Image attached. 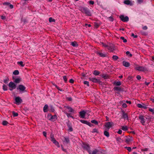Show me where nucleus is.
<instances>
[{
	"label": "nucleus",
	"instance_id": "obj_6",
	"mask_svg": "<svg viewBox=\"0 0 154 154\" xmlns=\"http://www.w3.org/2000/svg\"><path fill=\"white\" fill-rule=\"evenodd\" d=\"M121 20L124 22H127L129 20V18L128 16H125L123 15H121L120 16Z\"/></svg>",
	"mask_w": 154,
	"mask_h": 154
},
{
	"label": "nucleus",
	"instance_id": "obj_32",
	"mask_svg": "<svg viewBox=\"0 0 154 154\" xmlns=\"http://www.w3.org/2000/svg\"><path fill=\"white\" fill-rule=\"evenodd\" d=\"M50 137L51 138V141H53V140L55 139L54 137V135L52 134H51Z\"/></svg>",
	"mask_w": 154,
	"mask_h": 154
},
{
	"label": "nucleus",
	"instance_id": "obj_19",
	"mask_svg": "<svg viewBox=\"0 0 154 154\" xmlns=\"http://www.w3.org/2000/svg\"><path fill=\"white\" fill-rule=\"evenodd\" d=\"M123 64L126 67H128L130 66V63L126 61H123Z\"/></svg>",
	"mask_w": 154,
	"mask_h": 154
},
{
	"label": "nucleus",
	"instance_id": "obj_5",
	"mask_svg": "<svg viewBox=\"0 0 154 154\" xmlns=\"http://www.w3.org/2000/svg\"><path fill=\"white\" fill-rule=\"evenodd\" d=\"M66 109H68L69 110L68 112L70 113H74L75 112L74 110L71 107L68 106H64L63 109V110H66Z\"/></svg>",
	"mask_w": 154,
	"mask_h": 154
},
{
	"label": "nucleus",
	"instance_id": "obj_64",
	"mask_svg": "<svg viewBox=\"0 0 154 154\" xmlns=\"http://www.w3.org/2000/svg\"><path fill=\"white\" fill-rule=\"evenodd\" d=\"M9 5L10 8L11 9H12L13 8V5H11L10 4Z\"/></svg>",
	"mask_w": 154,
	"mask_h": 154
},
{
	"label": "nucleus",
	"instance_id": "obj_41",
	"mask_svg": "<svg viewBox=\"0 0 154 154\" xmlns=\"http://www.w3.org/2000/svg\"><path fill=\"white\" fill-rule=\"evenodd\" d=\"M52 116L51 114H48V119L50 120H51V118L52 117Z\"/></svg>",
	"mask_w": 154,
	"mask_h": 154
},
{
	"label": "nucleus",
	"instance_id": "obj_53",
	"mask_svg": "<svg viewBox=\"0 0 154 154\" xmlns=\"http://www.w3.org/2000/svg\"><path fill=\"white\" fill-rule=\"evenodd\" d=\"M89 3L91 5H93L94 4V2L92 1H90L89 2Z\"/></svg>",
	"mask_w": 154,
	"mask_h": 154
},
{
	"label": "nucleus",
	"instance_id": "obj_59",
	"mask_svg": "<svg viewBox=\"0 0 154 154\" xmlns=\"http://www.w3.org/2000/svg\"><path fill=\"white\" fill-rule=\"evenodd\" d=\"M131 36H133L134 37V38H136L137 37V35H135L134 34V33H132V34H131Z\"/></svg>",
	"mask_w": 154,
	"mask_h": 154
},
{
	"label": "nucleus",
	"instance_id": "obj_12",
	"mask_svg": "<svg viewBox=\"0 0 154 154\" xmlns=\"http://www.w3.org/2000/svg\"><path fill=\"white\" fill-rule=\"evenodd\" d=\"M8 86L10 88H13V89H15L16 88V85L11 82L9 83Z\"/></svg>",
	"mask_w": 154,
	"mask_h": 154
},
{
	"label": "nucleus",
	"instance_id": "obj_37",
	"mask_svg": "<svg viewBox=\"0 0 154 154\" xmlns=\"http://www.w3.org/2000/svg\"><path fill=\"white\" fill-rule=\"evenodd\" d=\"M98 54H99L100 57H105L106 56V55L105 54H103L101 53L98 52Z\"/></svg>",
	"mask_w": 154,
	"mask_h": 154
},
{
	"label": "nucleus",
	"instance_id": "obj_30",
	"mask_svg": "<svg viewBox=\"0 0 154 154\" xmlns=\"http://www.w3.org/2000/svg\"><path fill=\"white\" fill-rule=\"evenodd\" d=\"M17 63L19 65H20L22 67H23L25 65L24 64H23V63L22 61L18 62Z\"/></svg>",
	"mask_w": 154,
	"mask_h": 154
},
{
	"label": "nucleus",
	"instance_id": "obj_49",
	"mask_svg": "<svg viewBox=\"0 0 154 154\" xmlns=\"http://www.w3.org/2000/svg\"><path fill=\"white\" fill-rule=\"evenodd\" d=\"M84 83L85 84L87 85L88 86H89V83L88 81H85L84 82Z\"/></svg>",
	"mask_w": 154,
	"mask_h": 154
},
{
	"label": "nucleus",
	"instance_id": "obj_25",
	"mask_svg": "<svg viewBox=\"0 0 154 154\" xmlns=\"http://www.w3.org/2000/svg\"><path fill=\"white\" fill-rule=\"evenodd\" d=\"M80 122H81L82 123L86 124L87 125V124H89V122H88L86 120H80Z\"/></svg>",
	"mask_w": 154,
	"mask_h": 154
},
{
	"label": "nucleus",
	"instance_id": "obj_51",
	"mask_svg": "<svg viewBox=\"0 0 154 154\" xmlns=\"http://www.w3.org/2000/svg\"><path fill=\"white\" fill-rule=\"evenodd\" d=\"M63 79L64 80V81L65 82H66L67 79V77H66V76H63Z\"/></svg>",
	"mask_w": 154,
	"mask_h": 154
},
{
	"label": "nucleus",
	"instance_id": "obj_31",
	"mask_svg": "<svg viewBox=\"0 0 154 154\" xmlns=\"http://www.w3.org/2000/svg\"><path fill=\"white\" fill-rule=\"evenodd\" d=\"M3 89L5 91L7 90L8 88L7 85H4L3 86Z\"/></svg>",
	"mask_w": 154,
	"mask_h": 154
},
{
	"label": "nucleus",
	"instance_id": "obj_35",
	"mask_svg": "<svg viewBox=\"0 0 154 154\" xmlns=\"http://www.w3.org/2000/svg\"><path fill=\"white\" fill-rule=\"evenodd\" d=\"M13 74L15 75H17L19 74V72L18 70H15L13 72Z\"/></svg>",
	"mask_w": 154,
	"mask_h": 154
},
{
	"label": "nucleus",
	"instance_id": "obj_43",
	"mask_svg": "<svg viewBox=\"0 0 154 154\" xmlns=\"http://www.w3.org/2000/svg\"><path fill=\"white\" fill-rule=\"evenodd\" d=\"M118 58V57L116 55H113L112 56V58L114 60H116Z\"/></svg>",
	"mask_w": 154,
	"mask_h": 154
},
{
	"label": "nucleus",
	"instance_id": "obj_2",
	"mask_svg": "<svg viewBox=\"0 0 154 154\" xmlns=\"http://www.w3.org/2000/svg\"><path fill=\"white\" fill-rule=\"evenodd\" d=\"M114 125L113 122H107L105 123V128L106 130H108L112 126Z\"/></svg>",
	"mask_w": 154,
	"mask_h": 154
},
{
	"label": "nucleus",
	"instance_id": "obj_7",
	"mask_svg": "<svg viewBox=\"0 0 154 154\" xmlns=\"http://www.w3.org/2000/svg\"><path fill=\"white\" fill-rule=\"evenodd\" d=\"M82 146L84 149L86 150L88 152L90 151V147L88 144L83 143Z\"/></svg>",
	"mask_w": 154,
	"mask_h": 154
},
{
	"label": "nucleus",
	"instance_id": "obj_23",
	"mask_svg": "<svg viewBox=\"0 0 154 154\" xmlns=\"http://www.w3.org/2000/svg\"><path fill=\"white\" fill-rule=\"evenodd\" d=\"M121 128L122 130L124 131H126L128 130V127L126 126H121Z\"/></svg>",
	"mask_w": 154,
	"mask_h": 154
},
{
	"label": "nucleus",
	"instance_id": "obj_54",
	"mask_svg": "<svg viewBox=\"0 0 154 154\" xmlns=\"http://www.w3.org/2000/svg\"><path fill=\"white\" fill-rule=\"evenodd\" d=\"M10 4V3L9 2H4L3 3L4 5H8Z\"/></svg>",
	"mask_w": 154,
	"mask_h": 154
},
{
	"label": "nucleus",
	"instance_id": "obj_29",
	"mask_svg": "<svg viewBox=\"0 0 154 154\" xmlns=\"http://www.w3.org/2000/svg\"><path fill=\"white\" fill-rule=\"evenodd\" d=\"M104 135L106 137H109V134L108 132L107 131H105L104 132Z\"/></svg>",
	"mask_w": 154,
	"mask_h": 154
},
{
	"label": "nucleus",
	"instance_id": "obj_63",
	"mask_svg": "<svg viewBox=\"0 0 154 154\" xmlns=\"http://www.w3.org/2000/svg\"><path fill=\"white\" fill-rule=\"evenodd\" d=\"M102 45L103 46L105 47H107H107L108 45H107L106 44H105L104 43H102Z\"/></svg>",
	"mask_w": 154,
	"mask_h": 154
},
{
	"label": "nucleus",
	"instance_id": "obj_47",
	"mask_svg": "<svg viewBox=\"0 0 154 154\" xmlns=\"http://www.w3.org/2000/svg\"><path fill=\"white\" fill-rule=\"evenodd\" d=\"M53 85L56 87V88L58 89V90L59 91H62V90L61 89H60V88L57 85H55V84H53Z\"/></svg>",
	"mask_w": 154,
	"mask_h": 154
},
{
	"label": "nucleus",
	"instance_id": "obj_14",
	"mask_svg": "<svg viewBox=\"0 0 154 154\" xmlns=\"http://www.w3.org/2000/svg\"><path fill=\"white\" fill-rule=\"evenodd\" d=\"M63 112L64 113H65L66 115L67 116L68 118H72V119H74L73 117L71 115V113H68L66 110H62Z\"/></svg>",
	"mask_w": 154,
	"mask_h": 154
},
{
	"label": "nucleus",
	"instance_id": "obj_34",
	"mask_svg": "<svg viewBox=\"0 0 154 154\" xmlns=\"http://www.w3.org/2000/svg\"><path fill=\"white\" fill-rule=\"evenodd\" d=\"M49 21L50 22H54L55 20L52 17H50L49 19Z\"/></svg>",
	"mask_w": 154,
	"mask_h": 154
},
{
	"label": "nucleus",
	"instance_id": "obj_56",
	"mask_svg": "<svg viewBox=\"0 0 154 154\" xmlns=\"http://www.w3.org/2000/svg\"><path fill=\"white\" fill-rule=\"evenodd\" d=\"M147 108V106L144 105V104H143V107L142 108H143L145 109H146Z\"/></svg>",
	"mask_w": 154,
	"mask_h": 154
},
{
	"label": "nucleus",
	"instance_id": "obj_28",
	"mask_svg": "<svg viewBox=\"0 0 154 154\" xmlns=\"http://www.w3.org/2000/svg\"><path fill=\"white\" fill-rule=\"evenodd\" d=\"M100 72L97 70H95L94 71L93 74L95 75H98L100 74Z\"/></svg>",
	"mask_w": 154,
	"mask_h": 154
},
{
	"label": "nucleus",
	"instance_id": "obj_1",
	"mask_svg": "<svg viewBox=\"0 0 154 154\" xmlns=\"http://www.w3.org/2000/svg\"><path fill=\"white\" fill-rule=\"evenodd\" d=\"M80 11L87 15L90 16L91 15V12L87 8L82 7L80 8Z\"/></svg>",
	"mask_w": 154,
	"mask_h": 154
},
{
	"label": "nucleus",
	"instance_id": "obj_9",
	"mask_svg": "<svg viewBox=\"0 0 154 154\" xmlns=\"http://www.w3.org/2000/svg\"><path fill=\"white\" fill-rule=\"evenodd\" d=\"M139 119L140 120V122L143 125H144L145 121L144 116L142 115H140L139 116Z\"/></svg>",
	"mask_w": 154,
	"mask_h": 154
},
{
	"label": "nucleus",
	"instance_id": "obj_33",
	"mask_svg": "<svg viewBox=\"0 0 154 154\" xmlns=\"http://www.w3.org/2000/svg\"><path fill=\"white\" fill-rule=\"evenodd\" d=\"M91 122L93 123H94L95 125H98V122L95 120H92L91 121Z\"/></svg>",
	"mask_w": 154,
	"mask_h": 154
},
{
	"label": "nucleus",
	"instance_id": "obj_16",
	"mask_svg": "<svg viewBox=\"0 0 154 154\" xmlns=\"http://www.w3.org/2000/svg\"><path fill=\"white\" fill-rule=\"evenodd\" d=\"M122 117L124 119L127 120L128 119V116L127 114L124 112H123L122 113Z\"/></svg>",
	"mask_w": 154,
	"mask_h": 154
},
{
	"label": "nucleus",
	"instance_id": "obj_21",
	"mask_svg": "<svg viewBox=\"0 0 154 154\" xmlns=\"http://www.w3.org/2000/svg\"><path fill=\"white\" fill-rule=\"evenodd\" d=\"M107 49L111 51H113L114 50L113 47L112 46H108L107 47Z\"/></svg>",
	"mask_w": 154,
	"mask_h": 154
},
{
	"label": "nucleus",
	"instance_id": "obj_17",
	"mask_svg": "<svg viewBox=\"0 0 154 154\" xmlns=\"http://www.w3.org/2000/svg\"><path fill=\"white\" fill-rule=\"evenodd\" d=\"M57 118V117L56 115L52 116V117L51 118L50 121L52 122H54L56 121Z\"/></svg>",
	"mask_w": 154,
	"mask_h": 154
},
{
	"label": "nucleus",
	"instance_id": "obj_10",
	"mask_svg": "<svg viewBox=\"0 0 154 154\" xmlns=\"http://www.w3.org/2000/svg\"><path fill=\"white\" fill-rule=\"evenodd\" d=\"M15 100L16 102V103L18 105H19L22 102V100L19 97H16L15 98Z\"/></svg>",
	"mask_w": 154,
	"mask_h": 154
},
{
	"label": "nucleus",
	"instance_id": "obj_4",
	"mask_svg": "<svg viewBox=\"0 0 154 154\" xmlns=\"http://www.w3.org/2000/svg\"><path fill=\"white\" fill-rule=\"evenodd\" d=\"M26 87L23 85H20L18 86V87L17 88V89L19 90L20 93H23L25 91V90Z\"/></svg>",
	"mask_w": 154,
	"mask_h": 154
},
{
	"label": "nucleus",
	"instance_id": "obj_13",
	"mask_svg": "<svg viewBox=\"0 0 154 154\" xmlns=\"http://www.w3.org/2000/svg\"><path fill=\"white\" fill-rule=\"evenodd\" d=\"M85 112L84 111H81L79 112L80 116L82 118H84L85 115Z\"/></svg>",
	"mask_w": 154,
	"mask_h": 154
},
{
	"label": "nucleus",
	"instance_id": "obj_58",
	"mask_svg": "<svg viewBox=\"0 0 154 154\" xmlns=\"http://www.w3.org/2000/svg\"><path fill=\"white\" fill-rule=\"evenodd\" d=\"M122 106L124 108H126L127 106V105L126 103H124L122 104Z\"/></svg>",
	"mask_w": 154,
	"mask_h": 154
},
{
	"label": "nucleus",
	"instance_id": "obj_45",
	"mask_svg": "<svg viewBox=\"0 0 154 154\" xmlns=\"http://www.w3.org/2000/svg\"><path fill=\"white\" fill-rule=\"evenodd\" d=\"M125 148L127 149L129 152H131V148L130 147H125Z\"/></svg>",
	"mask_w": 154,
	"mask_h": 154
},
{
	"label": "nucleus",
	"instance_id": "obj_48",
	"mask_svg": "<svg viewBox=\"0 0 154 154\" xmlns=\"http://www.w3.org/2000/svg\"><path fill=\"white\" fill-rule=\"evenodd\" d=\"M143 104H137V106L139 108H142L143 107Z\"/></svg>",
	"mask_w": 154,
	"mask_h": 154
},
{
	"label": "nucleus",
	"instance_id": "obj_40",
	"mask_svg": "<svg viewBox=\"0 0 154 154\" xmlns=\"http://www.w3.org/2000/svg\"><path fill=\"white\" fill-rule=\"evenodd\" d=\"M120 38L121 39L123 40V42H127V40L126 39H125L124 37H121Z\"/></svg>",
	"mask_w": 154,
	"mask_h": 154
},
{
	"label": "nucleus",
	"instance_id": "obj_44",
	"mask_svg": "<svg viewBox=\"0 0 154 154\" xmlns=\"http://www.w3.org/2000/svg\"><path fill=\"white\" fill-rule=\"evenodd\" d=\"M92 132L93 133H98V130L96 128L93 129L92 130Z\"/></svg>",
	"mask_w": 154,
	"mask_h": 154
},
{
	"label": "nucleus",
	"instance_id": "obj_50",
	"mask_svg": "<svg viewBox=\"0 0 154 154\" xmlns=\"http://www.w3.org/2000/svg\"><path fill=\"white\" fill-rule=\"evenodd\" d=\"M149 111L152 112L153 113H154V109H152L151 108H149Z\"/></svg>",
	"mask_w": 154,
	"mask_h": 154
},
{
	"label": "nucleus",
	"instance_id": "obj_15",
	"mask_svg": "<svg viewBox=\"0 0 154 154\" xmlns=\"http://www.w3.org/2000/svg\"><path fill=\"white\" fill-rule=\"evenodd\" d=\"M124 3L127 5H132L133 4L129 0H125L124 2Z\"/></svg>",
	"mask_w": 154,
	"mask_h": 154
},
{
	"label": "nucleus",
	"instance_id": "obj_38",
	"mask_svg": "<svg viewBox=\"0 0 154 154\" xmlns=\"http://www.w3.org/2000/svg\"><path fill=\"white\" fill-rule=\"evenodd\" d=\"M13 115L14 117L17 116H18V113L17 112H16L14 111L12 112Z\"/></svg>",
	"mask_w": 154,
	"mask_h": 154
},
{
	"label": "nucleus",
	"instance_id": "obj_61",
	"mask_svg": "<svg viewBox=\"0 0 154 154\" xmlns=\"http://www.w3.org/2000/svg\"><path fill=\"white\" fill-rule=\"evenodd\" d=\"M143 29L144 30H146L147 29V27L146 26H144L143 27Z\"/></svg>",
	"mask_w": 154,
	"mask_h": 154
},
{
	"label": "nucleus",
	"instance_id": "obj_46",
	"mask_svg": "<svg viewBox=\"0 0 154 154\" xmlns=\"http://www.w3.org/2000/svg\"><path fill=\"white\" fill-rule=\"evenodd\" d=\"M126 54L127 55H128L130 57H131L132 56V54L130 53V52L129 51H127Z\"/></svg>",
	"mask_w": 154,
	"mask_h": 154
},
{
	"label": "nucleus",
	"instance_id": "obj_42",
	"mask_svg": "<svg viewBox=\"0 0 154 154\" xmlns=\"http://www.w3.org/2000/svg\"><path fill=\"white\" fill-rule=\"evenodd\" d=\"M8 124V122L6 121H4L2 122V124L4 125H6Z\"/></svg>",
	"mask_w": 154,
	"mask_h": 154
},
{
	"label": "nucleus",
	"instance_id": "obj_22",
	"mask_svg": "<svg viewBox=\"0 0 154 154\" xmlns=\"http://www.w3.org/2000/svg\"><path fill=\"white\" fill-rule=\"evenodd\" d=\"M114 89L115 91H121L122 90L121 88L119 87H115L114 88Z\"/></svg>",
	"mask_w": 154,
	"mask_h": 154
},
{
	"label": "nucleus",
	"instance_id": "obj_18",
	"mask_svg": "<svg viewBox=\"0 0 154 154\" xmlns=\"http://www.w3.org/2000/svg\"><path fill=\"white\" fill-rule=\"evenodd\" d=\"M54 144L57 147H60V145L59 143L55 140H54L52 141Z\"/></svg>",
	"mask_w": 154,
	"mask_h": 154
},
{
	"label": "nucleus",
	"instance_id": "obj_62",
	"mask_svg": "<svg viewBox=\"0 0 154 154\" xmlns=\"http://www.w3.org/2000/svg\"><path fill=\"white\" fill-rule=\"evenodd\" d=\"M43 134L45 137H46V133L45 131H43Z\"/></svg>",
	"mask_w": 154,
	"mask_h": 154
},
{
	"label": "nucleus",
	"instance_id": "obj_55",
	"mask_svg": "<svg viewBox=\"0 0 154 154\" xmlns=\"http://www.w3.org/2000/svg\"><path fill=\"white\" fill-rule=\"evenodd\" d=\"M136 78L138 80H140L141 79V76L139 75H137V76Z\"/></svg>",
	"mask_w": 154,
	"mask_h": 154
},
{
	"label": "nucleus",
	"instance_id": "obj_60",
	"mask_svg": "<svg viewBox=\"0 0 154 154\" xmlns=\"http://www.w3.org/2000/svg\"><path fill=\"white\" fill-rule=\"evenodd\" d=\"M137 1L138 3H141L143 2V0H137Z\"/></svg>",
	"mask_w": 154,
	"mask_h": 154
},
{
	"label": "nucleus",
	"instance_id": "obj_20",
	"mask_svg": "<svg viewBox=\"0 0 154 154\" xmlns=\"http://www.w3.org/2000/svg\"><path fill=\"white\" fill-rule=\"evenodd\" d=\"M71 45L74 47H77L78 46L77 43L75 42H71Z\"/></svg>",
	"mask_w": 154,
	"mask_h": 154
},
{
	"label": "nucleus",
	"instance_id": "obj_36",
	"mask_svg": "<svg viewBox=\"0 0 154 154\" xmlns=\"http://www.w3.org/2000/svg\"><path fill=\"white\" fill-rule=\"evenodd\" d=\"M20 78H17L15 80V82L16 83H19L20 81Z\"/></svg>",
	"mask_w": 154,
	"mask_h": 154
},
{
	"label": "nucleus",
	"instance_id": "obj_27",
	"mask_svg": "<svg viewBox=\"0 0 154 154\" xmlns=\"http://www.w3.org/2000/svg\"><path fill=\"white\" fill-rule=\"evenodd\" d=\"M97 152V151L96 150H94L92 152H91V150L88 153L89 154H96Z\"/></svg>",
	"mask_w": 154,
	"mask_h": 154
},
{
	"label": "nucleus",
	"instance_id": "obj_39",
	"mask_svg": "<svg viewBox=\"0 0 154 154\" xmlns=\"http://www.w3.org/2000/svg\"><path fill=\"white\" fill-rule=\"evenodd\" d=\"M65 142L66 143H68L69 142V138L68 137H65Z\"/></svg>",
	"mask_w": 154,
	"mask_h": 154
},
{
	"label": "nucleus",
	"instance_id": "obj_11",
	"mask_svg": "<svg viewBox=\"0 0 154 154\" xmlns=\"http://www.w3.org/2000/svg\"><path fill=\"white\" fill-rule=\"evenodd\" d=\"M133 141V139L131 137H126L125 139V141L127 144H129L130 143Z\"/></svg>",
	"mask_w": 154,
	"mask_h": 154
},
{
	"label": "nucleus",
	"instance_id": "obj_24",
	"mask_svg": "<svg viewBox=\"0 0 154 154\" xmlns=\"http://www.w3.org/2000/svg\"><path fill=\"white\" fill-rule=\"evenodd\" d=\"M48 106L47 104L45 105L43 108V111L44 112H46L47 111V109L48 108Z\"/></svg>",
	"mask_w": 154,
	"mask_h": 154
},
{
	"label": "nucleus",
	"instance_id": "obj_3",
	"mask_svg": "<svg viewBox=\"0 0 154 154\" xmlns=\"http://www.w3.org/2000/svg\"><path fill=\"white\" fill-rule=\"evenodd\" d=\"M89 79L90 81L94 83H98L99 84H100L101 83L100 79H97L95 78H89Z\"/></svg>",
	"mask_w": 154,
	"mask_h": 154
},
{
	"label": "nucleus",
	"instance_id": "obj_57",
	"mask_svg": "<svg viewBox=\"0 0 154 154\" xmlns=\"http://www.w3.org/2000/svg\"><path fill=\"white\" fill-rule=\"evenodd\" d=\"M74 82V80L72 79H70L69 81V82L71 83H73Z\"/></svg>",
	"mask_w": 154,
	"mask_h": 154
},
{
	"label": "nucleus",
	"instance_id": "obj_26",
	"mask_svg": "<svg viewBox=\"0 0 154 154\" xmlns=\"http://www.w3.org/2000/svg\"><path fill=\"white\" fill-rule=\"evenodd\" d=\"M114 84L116 86H120L121 85V82L120 81L115 82H114Z\"/></svg>",
	"mask_w": 154,
	"mask_h": 154
},
{
	"label": "nucleus",
	"instance_id": "obj_52",
	"mask_svg": "<svg viewBox=\"0 0 154 154\" xmlns=\"http://www.w3.org/2000/svg\"><path fill=\"white\" fill-rule=\"evenodd\" d=\"M122 130H120V129H119V131H118L117 132V133L119 134H122Z\"/></svg>",
	"mask_w": 154,
	"mask_h": 154
},
{
	"label": "nucleus",
	"instance_id": "obj_8",
	"mask_svg": "<svg viewBox=\"0 0 154 154\" xmlns=\"http://www.w3.org/2000/svg\"><path fill=\"white\" fill-rule=\"evenodd\" d=\"M135 68L137 70L140 71H144L147 70L146 68L142 66H137Z\"/></svg>",
	"mask_w": 154,
	"mask_h": 154
}]
</instances>
